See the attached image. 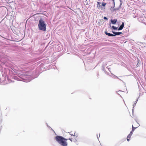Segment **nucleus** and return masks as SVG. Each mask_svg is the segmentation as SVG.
I'll list each match as a JSON object with an SVG mask.
<instances>
[{
    "instance_id": "obj_15",
    "label": "nucleus",
    "mask_w": 146,
    "mask_h": 146,
    "mask_svg": "<svg viewBox=\"0 0 146 146\" xmlns=\"http://www.w3.org/2000/svg\"><path fill=\"white\" fill-rule=\"evenodd\" d=\"M120 5L119 6H120V7H121V5L122 3V1L121 0H120Z\"/></svg>"
},
{
    "instance_id": "obj_8",
    "label": "nucleus",
    "mask_w": 146,
    "mask_h": 146,
    "mask_svg": "<svg viewBox=\"0 0 146 146\" xmlns=\"http://www.w3.org/2000/svg\"><path fill=\"white\" fill-rule=\"evenodd\" d=\"M134 130V129H133V125H132V131H131V132L129 133V134H130V135H132Z\"/></svg>"
},
{
    "instance_id": "obj_6",
    "label": "nucleus",
    "mask_w": 146,
    "mask_h": 146,
    "mask_svg": "<svg viewBox=\"0 0 146 146\" xmlns=\"http://www.w3.org/2000/svg\"><path fill=\"white\" fill-rule=\"evenodd\" d=\"M105 33L106 35H107L109 36H115V35H114L113 34H111V33H108L107 32H105Z\"/></svg>"
},
{
    "instance_id": "obj_17",
    "label": "nucleus",
    "mask_w": 146,
    "mask_h": 146,
    "mask_svg": "<svg viewBox=\"0 0 146 146\" xmlns=\"http://www.w3.org/2000/svg\"><path fill=\"white\" fill-rule=\"evenodd\" d=\"M69 140H70L71 141H72V140L71 139L69 138Z\"/></svg>"
},
{
    "instance_id": "obj_4",
    "label": "nucleus",
    "mask_w": 146,
    "mask_h": 146,
    "mask_svg": "<svg viewBox=\"0 0 146 146\" xmlns=\"http://www.w3.org/2000/svg\"><path fill=\"white\" fill-rule=\"evenodd\" d=\"M124 23L123 22H122L121 25L119 27L118 29V31H120L122 30L124 27Z\"/></svg>"
},
{
    "instance_id": "obj_18",
    "label": "nucleus",
    "mask_w": 146,
    "mask_h": 146,
    "mask_svg": "<svg viewBox=\"0 0 146 146\" xmlns=\"http://www.w3.org/2000/svg\"><path fill=\"white\" fill-rule=\"evenodd\" d=\"M6 80V77H4V79L3 80L4 81L5 80Z\"/></svg>"
},
{
    "instance_id": "obj_19",
    "label": "nucleus",
    "mask_w": 146,
    "mask_h": 146,
    "mask_svg": "<svg viewBox=\"0 0 146 146\" xmlns=\"http://www.w3.org/2000/svg\"><path fill=\"white\" fill-rule=\"evenodd\" d=\"M46 125L47 126V127H50L47 124V123H46Z\"/></svg>"
},
{
    "instance_id": "obj_10",
    "label": "nucleus",
    "mask_w": 146,
    "mask_h": 146,
    "mask_svg": "<svg viewBox=\"0 0 146 146\" xmlns=\"http://www.w3.org/2000/svg\"><path fill=\"white\" fill-rule=\"evenodd\" d=\"M97 3V7L98 8H100V7H101V3L100 2H98Z\"/></svg>"
},
{
    "instance_id": "obj_22",
    "label": "nucleus",
    "mask_w": 146,
    "mask_h": 146,
    "mask_svg": "<svg viewBox=\"0 0 146 146\" xmlns=\"http://www.w3.org/2000/svg\"><path fill=\"white\" fill-rule=\"evenodd\" d=\"M136 128V127H133V129H135Z\"/></svg>"
},
{
    "instance_id": "obj_1",
    "label": "nucleus",
    "mask_w": 146,
    "mask_h": 146,
    "mask_svg": "<svg viewBox=\"0 0 146 146\" xmlns=\"http://www.w3.org/2000/svg\"><path fill=\"white\" fill-rule=\"evenodd\" d=\"M32 73L31 72H25L22 73L21 74H19V78L17 76L15 77V79L17 80L23 81L24 82H27L34 79L35 78L32 76Z\"/></svg>"
},
{
    "instance_id": "obj_3",
    "label": "nucleus",
    "mask_w": 146,
    "mask_h": 146,
    "mask_svg": "<svg viewBox=\"0 0 146 146\" xmlns=\"http://www.w3.org/2000/svg\"><path fill=\"white\" fill-rule=\"evenodd\" d=\"M38 27L40 30L43 31H46V25L43 20L40 19L39 21Z\"/></svg>"
},
{
    "instance_id": "obj_12",
    "label": "nucleus",
    "mask_w": 146,
    "mask_h": 146,
    "mask_svg": "<svg viewBox=\"0 0 146 146\" xmlns=\"http://www.w3.org/2000/svg\"><path fill=\"white\" fill-rule=\"evenodd\" d=\"M131 136L129 135L127 136V141H129V140L130 138L131 137Z\"/></svg>"
},
{
    "instance_id": "obj_28",
    "label": "nucleus",
    "mask_w": 146,
    "mask_h": 146,
    "mask_svg": "<svg viewBox=\"0 0 146 146\" xmlns=\"http://www.w3.org/2000/svg\"><path fill=\"white\" fill-rule=\"evenodd\" d=\"M114 11H115V9H114Z\"/></svg>"
},
{
    "instance_id": "obj_23",
    "label": "nucleus",
    "mask_w": 146,
    "mask_h": 146,
    "mask_svg": "<svg viewBox=\"0 0 146 146\" xmlns=\"http://www.w3.org/2000/svg\"><path fill=\"white\" fill-rule=\"evenodd\" d=\"M131 137V136L132 135H130V134H129V135Z\"/></svg>"
},
{
    "instance_id": "obj_24",
    "label": "nucleus",
    "mask_w": 146,
    "mask_h": 146,
    "mask_svg": "<svg viewBox=\"0 0 146 146\" xmlns=\"http://www.w3.org/2000/svg\"><path fill=\"white\" fill-rule=\"evenodd\" d=\"M140 43L141 44H142V43L141 42H140Z\"/></svg>"
},
{
    "instance_id": "obj_20",
    "label": "nucleus",
    "mask_w": 146,
    "mask_h": 146,
    "mask_svg": "<svg viewBox=\"0 0 146 146\" xmlns=\"http://www.w3.org/2000/svg\"><path fill=\"white\" fill-rule=\"evenodd\" d=\"M112 32L113 33V34H114V33H115V32H114V31H112Z\"/></svg>"
},
{
    "instance_id": "obj_5",
    "label": "nucleus",
    "mask_w": 146,
    "mask_h": 146,
    "mask_svg": "<svg viewBox=\"0 0 146 146\" xmlns=\"http://www.w3.org/2000/svg\"><path fill=\"white\" fill-rule=\"evenodd\" d=\"M117 19H114L113 20L111 19V22L112 24L113 25L115 24L117 22Z\"/></svg>"
},
{
    "instance_id": "obj_13",
    "label": "nucleus",
    "mask_w": 146,
    "mask_h": 146,
    "mask_svg": "<svg viewBox=\"0 0 146 146\" xmlns=\"http://www.w3.org/2000/svg\"><path fill=\"white\" fill-rule=\"evenodd\" d=\"M106 5V3H102V6H104V7L105 6V5Z\"/></svg>"
},
{
    "instance_id": "obj_25",
    "label": "nucleus",
    "mask_w": 146,
    "mask_h": 146,
    "mask_svg": "<svg viewBox=\"0 0 146 146\" xmlns=\"http://www.w3.org/2000/svg\"><path fill=\"white\" fill-rule=\"evenodd\" d=\"M115 77H116L117 78H118L116 76H115Z\"/></svg>"
},
{
    "instance_id": "obj_27",
    "label": "nucleus",
    "mask_w": 146,
    "mask_h": 146,
    "mask_svg": "<svg viewBox=\"0 0 146 146\" xmlns=\"http://www.w3.org/2000/svg\"><path fill=\"white\" fill-rule=\"evenodd\" d=\"M100 134H99V137L100 136Z\"/></svg>"
},
{
    "instance_id": "obj_16",
    "label": "nucleus",
    "mask_w": 146,
    "mask_h": 146,
    "mask_svg": "<svg viewBox=\"0 0 146 146\" xmlns=\"http://www.w3.org/2000/svg\"><path fill=\"white\" fill-rule=\"evenodd\" d=\"M104 19H106V20H108V19L106 17H104Z\"/></svg>"
},
{
    "instance_id": "obj_21",
    "label": "nucleus",
    "mask_w": 146,
    "mask_h": 146,
    "mask_svg": "<svg viewBox=\"0 0 146 146\" xmlns=\"http://www.w3.org/2000/svg\"><path fill=\"white\" fill-rule=\"evenodd\" d=\"M70 135H71V136H74L75 135H73V134H70Z\"/></svg>"
},
{
    "instance_id": "obj_14",
    "label": "nucleus",
    "mask_w": 146,
    "mask_h": 146,
    "mask_svg": "<svg viewBox=\"0 0 146 146\" xmlns=\"http://www.w3.org/2000/svg\"><path fill=\"white\" fill-rule=\"evenodd\" d=\"M112 0V1H113V4H114V7H113V8L114 7H115V5L114 0Z\"/></svg>"
},
{
    "instance_id": "obj_26",
    "label": "nucleus",
    "mask_w": 146,
    "mask_h": 146,
    "mask_svg": "<svg viewBox=\"0 0 146 146\" xmlns=\"http://www.w3.org/2000/svg\"><path fill=\"white\" fill-rule=\"evenodd\" d=\"M97 138L98 139V135H97Z\"/></svg>"
},
{
    "instance_id": "obj_7",
    "label": "nucleus",
    "mask_w": 146,
    "mask_h": 146,
    "mask_svg": "<svg viewBox=\"0 0 146 146\" xmlns=\"http://www.w3.org/2000/svg\"><path fill=\"white\" fill-rule=\"evenodd\" d=\"M122 34V32H115V33H114V35H115V36L116 35H119Z\"/></svg>"
},
{
    "instance_id": "obj_11",
    "label": "nucleus",
    "mask_w": 146,
    "mask_h": 146,
    "mask_svg": "<svg viewBox=\"0 0 146 146\" xmlns=\"http://www.w3.org/2000/svg\"><path fill=\"white\" fill-rule=\"evenodd\" d=\"M111 27L114 29V30H117V27H116L114 26H112Z\"/></svg>"
},
{
    "instance_id": "obj_9",
    "label": "nucleus",
    "mask_w": 146,
    "mask_h": 146,
    "mask_svg": "<svg viewBox=\"0 0 146 146\" xmlns=\"http://www.w3.org/2000/svg\"><path fill=\"white\" fill-rule=\"evenodd\" d=\"M138 101V99H137L136 101L135 102V103L133 104V109L132 110V111H133V108H134V107L135 106L137 103V102Z\"/></svg>"
},
{
    "instance_id": "obj_2",
    "label": "nucleus",
    "mask_w": 146,
    "mask_h": 146,
    "mask_svg": "<svg viewBox=\"0 0 146 146\" xmlns=\"http://www.w3.org/2000/svg\"><path fill=\"white\" fill-rule=\"evenodd\" d=\"M55 139L62 146H66L67 145L66 141L67 139L62 136H57L55 137Z\"/></svg>"
}]
</instances>
